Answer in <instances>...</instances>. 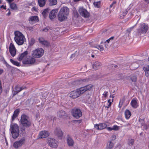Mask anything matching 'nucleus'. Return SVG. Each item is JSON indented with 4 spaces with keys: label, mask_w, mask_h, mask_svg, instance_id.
<instances>
[{
    "label": "nucleus",
    "mask_w": 149,
    "mask_h": 149,
    "mask_svg": "<svg viewBox=\"0 0 149 149\" xmlns=\"http://www.w3.org/2000/svg\"><path fill=\"white\" fill-rule=\"evenodd\" d=\"M134 140L133 139H129L128 140L127 144L129 146H132L134 143Z\"/></svg>",
    "instance_id": "nucleus-35"
},
{
    "label": "nucleus",
    "mask_w": 149,
    "mask_h": 149,
    "mask_svg": "<svg viewBox=\"0 0 149 149\" xmlns=\"http://www.w3.org/2000/svg\"><path fill=\"white\" fill-rule=\"evenodd\" d=\"M38 3L39 6L40 7H43L45 4L46 0H38Z\"/></svg>",
    "instance_id": "nucleus-28"
},
{
    "label": "nucleus",
    "mask_w": 149,
    "mask_h": 149,
    "mask_svg": "<svg viewBox=\"0 0 149 149\" xmlns=\"http://www.w3.org/2000/svg\"><path fill=\"white\" fill-rule=\"evenodd\" d=\"M57 116L60 118H62L63 116H66L65 111L61 110L57 113Z\"/></svg>",
    "instance_id": "nucleus-32"
},
{
    "label": "nucleus",
    "mask_w": 149,
    "mask_h": 149,
    "mask_svg": "<svg viewBox=\"0 0 149 149\" xmlns=\"http://www.w3.org/2000/svg\"><path fill=\"white\" fill-rule=\"evenodd\" d=\"M60 12L67 16L69 14V9L67 7H64L61 8Z\"/></svg>",
    "instance_id": "nucleus-17"
},
{
    "label": "nucleus",
    "mask_w": 149,
    "mask_h": 149,
    "mask_svg": "<svg viewBox=\"0 0 149 149\" xmlns=\"http://www.w3.org/2000/svg\"><path fill=\"white\" fill-rule=\"evenodd\" d=\"M10 4V8L13 10H16L17 9V7L16 4L14 3H9Z\"/></svg>",
    "instance_id": "nucleus-31"
},
{
    "label": "nucleus",
    "mask_w": 149,
    "mask_h": 149,
    "mask_svg": "<svg viewBox=\"0 0 149 149\" xmlns=\"http://www.w3.org/2000/svg\"><path fill=\"white\" fill-rule=\"evenodd\" d=\"M15 34L14 40L15 42L19 45H22L26 40L24 36L19 31L15 32Z\"/></svg>",
    "instance_id": "nucleus-3"
},
{
    "label": "nucleus",
    "mask_w": 149,
    "mask_h": 149,
    "mask_svg": "<svg viewBox=\"0 0 149 149\" xmlns=\"http://www.w3.org/2000/svg\"><path fill=\"white\" fill-rule=\"evenodd\" d=\"M131 79L132 82H135L136 81L137 77L136 76L133 75L131 77Z\"/></svg>",
    "instance_id": "nucleus-40"
},
{
    "label": "nucleus",
    "mask_w": 149,
    "mask_h": 149,
    "mask_svg": "<svg viewBox=\"0 0 149 149\" xmlns=\"http://www.w3.org/2000/svg\"><path fill=\"white\" fill-rule=\"evenodd\" d=\"M80 96V95L77 91V89L75 91H73L71 92L70 93V96L72 98H76Z\"/></svg>",
    "instance_id": "nucleus-18"
},
{
    "label": "nucleus",
    "mask_w": 149,
    "mask_h": 149,
    "mask_svg": "<svg viewBox=\"0 0 149 149\" xmlns=\"http://www.w3.org/2000/svg\"><path fill=\"white\" fill-rule=\"evenodd\" d=\"M58 16V20L61 22L64 21L67 19V16L65 15L60 12H59Z\"/></svg>",
    "instance_id": "nucleus-21"
},
{
    "label": "nucleus",
    "mask_w": 149,
    "mask_h": 149,
    "mask_svg": "<svg viewBox=\"0 0 149 149\" xmlns=\"http://www.w3.org/2000/svg\"><path fill=\"white\" fill-rule=\"evenodd\" d=\"M39 42L41 44L47 47L50 46V43L47 41L45 40L42 37L39 38Z\"/></svg>",
    "instance_id": "nucleus-19"
},
{
    "label": "nucleus",
    "mask_w": 149,
    "mask_h": 149,
    "mask_svg": "<svg viewBox=\"0 0 149 149\" xmlns=\"http://www.w3.org/2000/svg\"><path fill=\"white\" fill-rule=\"evenodd\" d=\"M19 112V110L18 109H17L15 111L11 119L12 121H13V120L18 116Z\"/></svg>",
    "instance_id": "nucleus-24"
},
{
    "label": "nucleus",
    "mask_w": 149,
    "mask_h": 149,
    "mask_svg": "<svg viewBox=\"0 0 149 149\" xmlns=\"http://www.w3.org/2000/svg\"><path fill=\"white\" fill-rule=\"evenodd\" d=\"M1 8H3L5 9H6V6H3V5H2V6H1Z\"/></svg>",
    "instance_id": "nucleus-55"
},
{
    "label": "nucleus",
    "mask_w": 149,
    "mask_h": 149,
    "mask_svg": "<svg viewBox=\"0 0 149 149\" xmlns=\"http://www.w3.org/2000/svg\"><path fill=\"white\" fill-rule=\"evenodd\" d=\"M107 126V124L104 123L96 124L95 125V127L98 130H101L106 128Z\"/></svg>",
    "instance_id": "nucleus-15"
},
{
    "label": "nucleus",
    "mask_w": 149,
    "mask_h": 149,
    "mask_svg": "<svg viewBox=\"0 0 149 149\" xmlns=\"http://www.w3.org/2000/svg\"><path fill=\"white\" fill-rule=\"evenodd\" d=\"M6 0L8 2V3H10L11 2H12V1H13L14 0Z\"/></svg>",
    "instance_id": "nucleus-54"
},
{
    "label": "nucleus",
    "mask_w": 149,
    "mask_h": 149,
    "mask_svg": "<svg viewBox=\"0 0 149 149\" xmlns=\"http://www.w3.org/2000/svg\"><path fill=\"white\" fill-rule=\"evenodd\" d=\"M38 17L37 16H33L29 19V21L33 22L34 21H38Z\"/></svg>",
    "instance_id": "nucleus-34"
},
{
    "label": "nucleus",
    "mask_w": 149,
    "mask_h": 149,
    "mask_svg": "<svg viewBox=\"0 0 149 149\" xmlns=\"http://www.w3.org/2000/svg\"><path fill=\"white\" fill-rule=\"evenodd\" d=\"M55 135L59 139H61L63 137V133L60 128H57L54 130Z\"/></svg>",
    "instance_id": "nucleus-12"
},
{
    "label": "nucleus",
    "mask_w": 149,
    "mask_h": 149,
    "mask_svg": "<svg viewBox=\"0 0 149 149\" xmlns=\"http://www.w3.org/2000/svg\"><path fill=\"white\" fill-rule=\"evenodd\" d=\"M113 146V143L111 141L108 142L107 144V149H111Z\"/></svg>",
    "instance_id": "nucleus-33"
},
{
    "label": "nucleus",
    "mask_w": 149,
    "mask_h": 149,
    "mask_svg": "<svg viewBox=\"0 0 149 149\" xmlns=\"http://www.w3.org/2000/svg\"><path fill=\"white\" fill-rule=\"evenodd\" d=\"M116 139V136L115 135H113L111 136L112 140H114Z\"/></svg>",
    "instance_id": "nucleus-47"
},
{
    "label": "nucleus",
    "mask_w": 149,
    "mask_h": 149,
    "mask_svg": "<svg viewBox=\"0 0 149 149\" xmlns=\"http://www.w3.org/2000/svg\"><path fill=\"white\" fill-rule=\"evenodd\" d=\"M73 116L76 118H79L82 116V113L80 109L74 108L72 111Z\"/></svg>",
    "instance_id": "nucleus-7"
},
{
    "label": "nucleus",
    "mask_w": 149,
    "mask_h": 149,
    "mask_svg": "<svg viewBox=\"0 0 149 149\" xmlns=\"http://www.w3.org/2000/svg\"><path fill=\"white\" fill-rule=\"evenodd\" d=\"M107 129L109 130V131H111L112 130H113V128H111V127H108L107 128Z\"/></svg>",
    "instance_id": "nucleus-51"
},
{
    "label": "nucleus",
    "mask_w": 149,
    "mask_h": 149,
    "mask_svg": "<svg viewBox=\"0 0 149 149\" xmlns=\"http://www.w3.org/2000/svg\"><path fill=\"white\" fill-rule=\"evenodd\" d=\"M49 133L46 131H43L40 132L39 135V138H44L48 137L49 135Z\"/></svg>",
    "instance_id": "nucleus-14"
},
{
    "label": "nucleus",
    "mask_w": 149,
    "mask_h": 149,
    "mask_svg": "<svg viewBox=\"0 0 149 149\" xmlns=\"http://www.w3.org/2000/svg\"><path fill=\"white\" fill-rule=\"evenodd\" d=\"M35 42V40L33 38H31L29 41V44L31 46H32Z\"/></svg>",
    "instance_id": "nucleus-41"
},
{
    "label": "nucleus",
    "mask_w": 149,
    "mask_h": 149,
    "mask_svg": "<svg viewBox=\"0 0 149 149\" xmlns=\"http://www.w3.org/2000/svg\"><path fill=\"white\" fill-rule=\"evenodd\" d=\"M132 28H133V27H131V28H130L128 29L127 30V32H128L129 33H130V32L131 31H132Z\"/></svg>",
    "instance_id": "nucleus-46"
},
{
    "label": "nucleus",
    "mask_w": 149,
    "mask_h": 149,
    "mask_svg": "<svg viewBox=\"0 0 149 149\" xmlns=\"http://www.w3.org/2000/svg\"><path fill=\"white\" fill-rule=\"evenodd\" d=\"M75 54H72L71 56V58H73L75 57Z\"/></svg>",
    "instance_id": "nucleus-56"
},
{
    "label": "nucleus",
    "mask_w": 149,
    "mask_h": 149,
    "mask_svg": "<svg viewBox=\"0 0 149 149\" xmlns=\"http://www.w3.org/2000/svg\"><path fill=\"white\" fill-rule=\"evenodd\" d=\"M20 122L21 124L20 130L22 132H24L26 128L31 126V124L29 117L24 114L21 116Z\"/></svg>",
    "instance_id": "nucleus-1"
},
{
    "label": "nucleus",
    "mask_w": 149,
    "mask_h": 149,
    "mask_svg": "<svg viewBox=\"0 0 149 149\" xmlns=\"http://www.w3.org/2000/svg\"><path fill=\"white\" fill-rule=\"evenodd\" d=\"M49 6H52L55 5L57 3V0H48Z\"/></svg>",
    "instance_id": "nucleus-29"
},
{
    "label": "nucleus",
    "mask_w": 149,
    "mask_h": 149,
    "mask_svg": "<svg viewBox=\"0 0 149 149\" xmlns=\"http://www.w3.org/2000/svg\"><path fill=\"white\" fill-rule=\"evenodd\" d=\"M8 10H9V11L8 13L7 14V15L8 16H9L11 14V13L10 11V10L9 9H8Z\"/></svg>",
    "instance_id": "nucleus-53"
},
{
    "label": "nucleus",
    "mask_w": 149,
    "mask_h": 149,
    "mask_svg": "<svg viewBox=\"0 0 149 149\" xmlns=\"http://www.w3.org/2000/svg\"><path fill=\"white\" fill-rule=\"evenodd\" d=\"M94 5L97 8H99L100 3V2H94L93 3Z\"/></svg>",
    "instance_id": "nucleus-39"
},
{
    "label": "nucleus",
    "mask_w": 149,
    "mask_h": 149,
    "mask_svg": "<svg viewBox=\"0 0 149 149\" xmlns=\"http://www.w3.org/2000/svg\"><path fill=\"white\" fill-rule=\"evenodd\" d=\"M48 143L50 146L53 148L56 147L58 145L57 141L53 139H48Z\"/></svg>",
    "instance_id": "nucleus-10"
},
{
    "label": "nucleus",
    "mask_w": 149,
    "mask_h": 149,
    "mask_svg": "<svg viewBox=\"0 0 149 149\" xmlns=\"http://www.w3.org/2000/svg\"><path fill=\"white\" fill-rule=\"evenodd\" d=\"M3 72V70L2 69H0V75Z\"/></svg>",
    "instance_id": "nucleus-57"
},
{
    "label": "nucleus",
    "mask_w": 149,
    "mask_h": 149,
    "mask_svg": "<svg viewBox=\"0 0 149 149\" xmlns=\"http://www.w3.org/2000/svg\"><path fill=\"white\" fill-rule=\"evenodd\" d=\"M93 86L91 84L87 85L83 87L77 89L80 95L83 94L86 91L90 90L92 88Z\"/></svg>",
    "instance_id": "nucleus-6"
},
{
    "label": "nucleus",
    "mask_w": 149,
    "mask_h": 149,
    "mask_svg": "<svg viewBox=\"0 0 149 149\" xmlns=\"http://www.w3.org/2000/svg\"><path fill=\"white\" fill-rule=\"evenodd\" d=\"M130 125V124L129 123H128L126 125H125V126H128L129 125Z\"/></svg>",
    "instance_id": "nucleus-62"
},
{
    "label": "nucleus",
    "mask_w": 149,
    "mask_h": 149,
    "mask_svg": "<svg viewBox=\"0 0 149 149\" xmlns=\"http://www.w3.org/2000/svg\"><path fill=\"white\" fill-rule=\"evenodd\" d=\"M58 11V8L53 9L51 11L49 15V17L50 19L52 20L56 17V15Z\"/></svg>",
    "instance_id": "nucleus-11"
},
{
    "label": "nucleus",
    "mask_w": 149,
    "mask_h": 149,
    "mask_svg": "<svg viewBox=\"0 0 149 149\" xmlns=\"http://www.w3.org/2000/svg\"><path fill=\"white\" fill-rule=\"evenodd\" d=\"M67 142L69 146H72L73 145L74 142L72 139L69 136L67 138Z\"/></svg>",
    "instance_id": "nucleus-23"
},
{
    "label": "nucleus",
    "mask_w": 149,
    "mask_h": 149,
    "mask_svg": "<svg viewBox=\"0 0 149 149\" xmlns=\"http://www.w3.org/2000/svg\"><path fill=\"white\" fill-rule=\"evenodd\" d=\"M81 80L83 81H86V80L85 79H81Z\"/></svg>",
    "instance_id": "nucleus-64"
},
{
    "label": "nucleus",
    "mask_w": 149,
    "mask_h": 149,
    "mask_svg": "<svg viewBox=\"0 0 149 149\" xmlns=\"http://www.w3.org/2000/svg\"><path fill=\"white\" fill-rule=\"evenodd\" d=\"M113 130H119V127L116 125H115L113 126Z\"/></svg>",
    "instance_id": "nucleus-44"
},
{
    "label": "nucleus",
    "mask_w": 149,
    "mask_h": 149,
    "mask_svg": "<svg viewBox=\"0 0 149 149\" xmlns=\"http://www.w3.org/2000/svg\"><path fill=\"white\" fill-rule=\"evenodd\" d=\"M125 116L126 118L128 119L131 115V112L128 110L126 109L125 112Z\"/></svg>",
    "instance_id": "nucleus-26"
},
{
    "label": "nucleus",
    "mask_w": 149,
    "mask_h": 149,
    "mask_svg": "<svg viewBox=\"0 0 149 149\" xmlns=\"http://www.w3.org/2000/svg\"><path fill=\"white\" fill-rule=\"evenodd\" d=\"M24 88H23L22 87H19L18 86H16L15 88V90L17 91V92H19L20 91H21L22 90L24 89Z\"/></svg>",
    "instance_id": "nucleus-38"
},
{
    "label": "nucleus",
    "mask_w": 149,
    "mask_h": 149,
    "mask_svg": "<svg viewBox=\"0 0 149 149\" xmlns=\"http://www.w3.org/2000/svg\"><path fill=\"white\" fill-rule=\"evenodd\" d=\"M49 10L48 8H47L44 10L42 12V14L44 18H46L47 17L48 15Z\"/></svg>",
    "instance_id": "nucleus-30"
},
{
    "label": "nucleus",
    "mask_w": 149,
    "mask_h": 149,
    "mask_svg": "<svg viewBox=\"0 0 149 149\" xmlns=\"http://www.w3.org/2000/svg\"><path fill=\"white\" fill-rule=\"evenodd\" d=\"M124 101V100H120L119 104L118 105V107L120 108L122 107Z\"/></svg>",
    "instance_id": "nucleus-42"
},
{
    "label": "nucleus",
    "mask_w": 149,
    "mask_h": 149,
    "mask_svg": "<svg viewBox=\"0 0 149 149\" xmlns=\"http://www.w3.org/2000/svg\"><path fill=\"white\" fill-rule=\"evenodd\" d=\"M48 29L47 28H45V29L42 30V31L45 32H47L48 31Z\"/></svg>",
    "instance_id": "nucleus-50"
},
{
    "label": "nucleus",
    "mask_w": 149,
    "mask_h": 149,
    "mask_svg": "<svg viewBox=\"0 0 149 149\" xmlns=\"http://www.w3.org/2000/svg\"><path fill=\"white\" fill-rule=\"evenodd\" d=\"M108 95V92L106 91H104L103 94V96L105 97H106Z\"/></svg>",
    "instance_id": "nucleus-45"
},
{
    "label": "nucleus",
    "mask_w": 149,
    "mask_h": 149,
    "mask_svg": "<svg viewBox=\"0 0 149 149\" xmlns=\"http://www.w3.org/2000/svg\"><path fill=\"white\" fill-rule=\"evenodd\" d=\"M94 47L95 48H97L100 51H103L104 49V48L103 46L102 45H97L96 46H94Z\"/></svg>",
    "instance_id": "nucleus-36"
},
{
    "label": "nucleus",
    "mask_w": 149,
    "mask_h": 149,
    "mask_svg": "<svg viewBox=\"0 0 149 149\" xmlns=\"http://www.w3.org/2000/svg\"><path fill=\"white\" fill-rule=\"evenodd\" d=\"M145 72V75L146 77L149 76V65H147L143 68Z\"/></svg>",
    "instance_id": "nucleus-27"
},
{
    "label": "nucleus",
    "mask_w": 149,
    "mask_h": 149,
    "mask_svg": "<svg viewBox=\"0 0 149 149\" xmlns=\"http://www.w3.org/2000/svg\"><path fill=\"white\" fill-rule=\"evenodd\" d=\"M131 104L132 107L134 108H136L138 106L137 100H132L131 102Z\"/></svg>",
    "instance_id": "nucleus-25"
},
{
    "label": "nucleus",
    "mask_w": 149,
    "mask_h": 149,
    "mask_svg": "<svg viewBox=\"0 0 149 149\" xmlns=\"http://www.w3.org/2000/svg\"><path fill=\"white\" fill-rule=\"evenodd\" d=\"M36 61L35 59L33 57H31L28 59L26 60L23 61V63L24 64H33Z\"/></svg>",
    "instance_id": "nucleus-16"
},
{
    "label": "nucleus",
    "mask_w": 149,
    "mask_h": 149,
    "mask_svg": "<svg viewBox=\"0 0 149 149\" xmlns=\"http://www.w3.org/2000/svg\"><path fill=\"white\" fill-rule=\"evenodd\" d=\"M5 141H6V144L7 145H8V142H7V141L6 139V137H5Z\"/></svg>",
    "instance_id": "nucleus-59"
},
{
    "label": "nucleus",
    "mask_w": 149,
    "mask_h": 149,
    "mask_svg": "<svg viewBox=\"0 0 149 149\" xmlns=\"http://www.w3.org/2000/svg\"><path fill=\"white\" fill-rule=\"evenodd\" d=\"M148 27L147 24L143 23L141 24L138 30V33L141 35L142 34L146 33L148 30Z\"/></svg>",
    "instance_id": "nucleus-5"
},
{
    "label": "nucleus",
    "mask_w": 149,
    "mask_h": 149,
    "mask_svg": "<svg viewBox=\"0 0 149 149\" xmlns=\"http://www.w3.org/2000/svg\"><path fill=\"white\" fill-rule=\"evenodd\" d=\"M31 53L33 57L39 58L43 55L44 51L42 49L39 48L32 51Z\"/></svg>",
    "instance_id": "nucleus-4"
},
{
    "label": "nucleus",
    "mask_w": 149,
    "mask_h": 149,
    "mask_svg": "<svg viewBox=\"0 0 149 149\" xmlns=\"http://www.w3.org/2000/svg\"><path fill=\"white\" fill-rule=\"evenodd\" d=\"M10 131L12 137L14 139L17 138L19 135V127L16 123H13L10 125Z\"/></svg>",
    "instance_id": "nucleus-2"
},
{
    "label": "nucleus",
    "mask_w": 149,
    "mask_h": 149,
    "mask_svg": "<svg viewBox=\"0 0 149 149\" xmlns=\"http://www.w3.org/2000/svg\"><path fill=\"white\" fill-rule=\"evenodd\" d=\"M33 8L35 10V11H36L37 10L36 8L35 7H33Z\"/></svg>",
    "instance_id": "nucleus-60"
},
{
    "label": "nucleus",
    "mask_w": 149,
    "mask_h": 149,
    "mask_svg": "<svg viewBox=\"0 0 149 149\" xmlns=\"http://www.w3.org/2000/svg\"><path fill=\"white\" fill-rule=\"evenodd\" d=\"M116 3V1H113L112 3L110 5V7L111 8L112 7L113 4H115Z\"/></svg>",
    "instance_id": "nucleus-49"
},
{
    "label": "nucleus",
    "mask_w": 149,
    "mask_h": 149,
    "mask_svg": "<svg viewBox=\"0 0 149 149\" xmlns=\"http://www.w3.org/2000/svg\"><path fill=\"white\" fill-rule=\"evenodd\" d=\"M109 38L110 40H113L114 38V37H112Z\"/></svg>",
    "instance_id": "nucleus-63"
},
{
    "label": "nucleus",
    "mask_w": 149,
    "mask_h": 149,
    "mask_svg": "<svg viewBox=\"0 0 149 149\" xmlns=\"http://www.w3.org/2000/svg\"><path fill=\"white\" fill-rule=\"evenodd\" d=\"M111 32V31L109 29H105L103 30V33L107 32V34H109Z\"/></svg>",
    "instance_id": "nucleus-43"
},
{
    "label": "nucleus",
    "mask_w": 149,
    "mask_h": 149,
    "mask_svg": "<svg viewBox=\"0 0 149 149\" xmlns=\"http://www.w3.org/2000/svg\"><path fill=\"white\" fill-rule=\"evenodd\" d=\"M10 61L13 64L17 66H20V63L17 61H14L12 59H10Z\"/></svg>",
    "instance_id": "nucleus-37"
},
{
    "label": "nucleus",
    "mask_w": 149,
    "mask_h": 149,
    "mask_svg": "<svg viewBox=\"0 0 149 149\" xmlns=\"http://www.w3.org/2000/svg\"><path fill=\"white\" fill-rule=\"evenodd\" d=\"M79 12L81 15L84 17L87 18L89 17V14L86 10L83 7H80L79 9Z\"/></svg>",
    "instance_id": "nucleus-8"
},
{
    "label": "nucleus",
    "mask_w": 149,
    "mask_h": 149,
    "mask_svg": "<svg viewBox=\"0 0 149 149\" xmlns=\"http://www.w3.org/2000/svg\"><path fill=\"white\" fill-rule=\"evenodd\" d=\"M102 65L101 63L99 61H96L93 63L92 66L93 68L95 70L98 69Z\"/></svg>",
    "instance_id": "nucleus-20"
},
{
    "label": "nucleus",
    "mask_w": 149,
    "mask_h": 149,
    "mask_svg": "<svg viewBox=\"0 0 149 149\" xmlns=\"http://www.w3.org/2000/svg\"><path fill=\"white\" fill-rule=\"evenodd\" d=\"M19 92H17V91L16 90L14 91L13 94V95L14 96L15 95H16Z\"/></svg>",
    "instance_id": "nucleus-52"
},
{
    "label": "nucleus",
    "mask_w": 149,
    "mask_h": 149,
    "mask_svg": "<svg viewBox=\"0 0 149 149\" xmlns=\"http://www.w3.org/2000/svg\"><path fill=\"white\" fill-rule=\"evenodd\" d=\"M28 54L27 51H24L23 53L19 55L18 58V60L19 61H21L23 58H26Z\"/></svg>",
    "instance_id": "nucleus-22"
},
{
    "label": "nucleus",
    "mask_w": 149,
    "mask_h": 149,
    "mask_svg": "<svg viewBox=\"0 0 149 149\" xmlns=\"http://www.w3.org/2000/svg\"><path fill=\"white\" fill-rule=\"evenodd\" d=\"M111 102H110L109 103L108 105L107 106H105L104 105V106L105 107V108H107V109L110 106H111Z\"/></svg>",
    "instance_id": "nucleus-48"
},
{
    "label": "nucleus",
    "mask_w": 149,
    "mask_h": 149,
    "mask_svg": "<svg viewBox=\"0 0 149 149\" xmlns=\"http://www.w3.org/2000/svg\"><path fill=\"white\" fill-rule=\"evenodd\" d=\"M25 142V139L24 138H22L20 139L15 142L13 144V146L15 148H18L21 147L24 144Z\"/></svg>",
    "instance_id": "nucleus-9"
},
{
    "label": "nucleus",
    "mask_w": 149,
    "mask_h": 149,
    "mask_svg": "<svg viewBox=\"0 0 149 149\" xmlns=\"http://www.w3.org/2000/svg\"><path fill=\"white\" fill-rule=\"evenodd\" d=\"M9 50L11 56L13 57L16 54V49L14 45L12 43L10 45Z\"/></svg>",
    "instance_id": "nucleus-13"
},
{
    "label": "nucleus",
    "mask_w": 149,
    "mask_h": 149,
    "mask_svg": "<svg viewBox=\"0 0 149 149\" xmlns=\"http://www.w3.org/2000/svg\"><path fill=\"white\" fill-rule=\"evenodd\" d=\"M144 1L147 3V4H148L149 2V0H144Z\"/></svg>",
    "instance_id": "nucleus-58"
},
{
    "label": "nucleus",
    "mask_w": 149,
    "mask_h": 149,
    "mask_svg": "<svg viewBox=\"0 0 149 149\" xmlns=\"http://www.w3.org/2000/svg\"><path fill=\"white\" fill-rule=\"evenodd\" d=\"M111 40L109 38V39H108L106 41V42H107L108 43H109V41H110Z\"/></svg>",
    "instance_id": "nucleus-61"
}]
</instances>
